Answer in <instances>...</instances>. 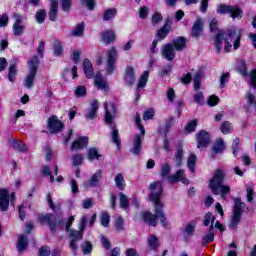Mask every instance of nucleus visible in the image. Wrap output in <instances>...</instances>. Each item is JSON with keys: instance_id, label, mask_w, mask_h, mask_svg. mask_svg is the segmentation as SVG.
I'll return each instance as SVG.
<instances>
[{"instance_id": "f257e3e1", "label": "nucleus", "mask_w": 256, "mask_h": 256, "mask_svg": "<svg viewBox=\"0 0 256 256\" xmlns=\"http://www.w3.org/2000/svg\"><path fill=\"white\" fill-rule=\"evenodd\" d=\"M149 199L154 203V212L153 214L149 211L142 213V219L144 223L150 225L151 227H157V219L160 220L163 227L167 225V216L163 212V207L165 204L161 201V195H163V181H156L150 185Z\"/></svg>"}, {"instance_id": "f03ea898", "label": "nucleus", "mask_w": 256, "mask_h": 256, "mask_svg": "<svg viewBox=\"0 0 256 256\" xmlns=\"http://www.w3.org/2000/svg\"><path fill=\"white\" fill-rule=\"evenodd\" d=\"M223 39L225 42L224 50L226 53H229V51H231V47H233L231 45V41H234V49L241 47V34H237V30H227L226 32L224 30H219L215 37L217 53L223 49Z\"/></svg>"}, {"instance_id": "7ed1b4c3", "label": "nucleus", "mask_w": 256, "mask_h": 256, "mask_svg": "<svg viewBox=\"0 0 256 256\" xmlns=\"http://www.w3.org/2000/svg\"><path fill=\"white\" fill-rule=\"evenodd\" d=\"M225 171L222 169H216L214 171L212 179L209 181L208 187L212 191L213 195H221L222 199H225L229 193H231V187L223 185L225 181Z\"/></svg>"}, {"instance_id": "20e7f679", "label": "nucleus", "mask_w": 256, "mask_h": 256, "mask_svg": "<svg viewBox=\"0 0 256 256\" xmlns=\"http://www.w3.org/2000/svg\"><path fill=\"white\" fill-rule=\"evenodd\" d=\"M104 109H105V122L107 125L110 126L112 133V141L117 145V147L121 146V139H119V130L115 128V124L113 122V119H115V113H117V108H115V104L110 103V105L105 102L104 103Z\"/></svg>"}, {"instance_id": "39448f33", "label": "nucleus", "mask_w": 256, "mask_h": 256, "mask_svg": "<svg viewBox=\"0 0 256 256\" xmlns=\"http://www.w3.org/2000/svg\"><path fill=\"white\" fill-rule=\"evenodd\" d=\"M28 65L29 73L26 76L24 85L27 89H31V87H33V83H35L37 69H39V58H37V56H32L31 59L28 60Z\"/></svg>"}, {"instance_id": "423d86ee", "label": "nucleus", "mask_w": 256, "mask_h": 256, "mask_svg": "<svg viewBox=\"0 0 256 256\" xmlns=\"http://www.w3.org/2000/svg\"><path fill=\"white\" fill-rule=\"evenodd\" d=\"M243 209H245V203L241 200V198H235L234 199V210H233V216L231 223L229 227L231 229L237 227L239 225V222L241 221V215L243 214Z\"/></svg>"}, {"instance_id": "0eeeda50", "label": "nucleus", "mask_w": 256, "mask_h": 256, "mask_svg": "<svg viewBox=\"0 0 256 256\" xmlns=\"http://www.w3.org/2000/svg\"><path fill=\"white\" fill-rule=\"evenodd\" d=\"M107 55V64H106V73L107 75H113L117 68L115 67V63H117V49L115 47H111L106 52Z\"/></svg>"}, {"instance_id": "6e6552de", "label": "nucleus", "mask_w": 256, "mask_h": 256, "mask_svg": "<svg viewBox=\"0 0 256 256\" xmlns=\"http://www.w3.org/2000/svg\"><path fill=\"white\" fill-rule=\"evenodd\" d=\"M217 13H219L220 15H225L229 13L232 19H237V17L243 14V11L237 6H227L221 4L217 8Z\"/></svg>"}, {"instance_id": "1a4fd4ad", "label": "nucleus", "mask_w": 256, "mask_h": 256, "mask_svg": "<svg viewBox=\"0 0 256 256\" xmlns=\"http://www.w3.org/2000/svg\"><path fill=\"white\" fill-rule=\"evenodd\" d=\"M38 221L41 225L49 226L51 233H55L57 231V218L53 214L40 215L38 217Z\"/></svg>"}, {"instance_id": "9d476101", "label": "nucleus", "mask_w": 256, "mask_h": 256, "mask_svg": "<svg viewBox=\"0 0 256 256\" xmlns=\"http://www.w3.org/2000/svg\"><path fill=\"white\" fill-rule=\"evenodd\" d=\"M15 22L13 23L12 29L15 37H21L25 33V24H23V18L21 15L14 14Z\"/></svg>"}, {"instance_id": "9b49d317", "label": "nucleus", "mask_w": 256, "mask_h": 256, "mask_svg": "<svg viewBox=\"0 0 256 256\" xmlns=\"http://www.w3.org/2000/svg\"><path fill=\"white\" fill-rule=\"evenodd\" d=\"M83 231L84 230H70L69 238L70 241V248L73 251L74 255L78 249L77 241L83 240Z\"/></svg>"}, {"instance_id": "f8f14e48", "label": "nucleus", "mask_w": 256, "mask_h": 256, "mask_svg": "<svg viewBox=\"0 0 256 256\" xmlns=\"http://www.w3.org/2000/svg\"><path fill=\"white\" fill-rule=\"evenodd\" d=\"M48 129L50 133H59L63 131V122L57 116H51L48 119Z\"/></svg>"}, {"instance_id": "ddd939ff", "label": "nucleus", "mask_w": 256, "mask_h": 256, "mask_svg": "<svg viewBox=\"0 0 256 256\" xmlns=\"http://www.w3.org/2000/svg\"><path fill=\"white\" fill-rule=\"evenodd\" d=\"M209 143H211V137L209 136V133H207V131H205V130H201L197 134L198 149H205V147H207V145H209Z\"/></svg>"}, {"instance_id": "4468645a", "label": "nucleus", "mask_w": 256, "mask_h": 256, "mask_svg": "<svg viewBox=\"0 0 256 256\" xmlns=\"http://www.w3.org/2000/svg\"><path fill=\"white\" fill-rule=\"evenodd\" d=\"M161 55L164 59H166V61H173L176 55L175 47L173 46V44L169 43L163 45L161 48Z\"/></svg>"}, {"instance_id": "2eb2a0df", "label": "nucleus", "mask_w": 256, "mask_h": 256, "mask_svg": "<svg viewBox=\"0 0 256 256\" xmlns=\"http://www.w3.org/2000/svg\"><path fill=\"white\" fill-rule=\"evenodd\" d=\"M169 183H177L180 181L184 185H189V180L185 176V171L183 169L178 170L175 174L168 176Z\"/></svg>"}, {"instance_id": "dca6fc26", "label": "nucleus", "mask_w": 256, "mask_h": 256, "mask_svg": "<svg viewBox=\"0 0 256 256\" xmlns=\"http://www.w3.org/2000/svg\"><path fill=\"white\" fill-rule=\"evenodd\" d=\"M144 137L145 136H142L141 133L134 135L133 146L130 150L133 155H140L141 154V149L143 147V138Z\"/></svg>"}, {"instance_id": "f3484780", "label": "nucleus", "mask_w": 256, "mask_h": 256, "mask_svg": "<svg viewBox=\"0 0 256 256\" xmlns=\"http://www.w3.org/2000/svg\"><path fill=\"white\" fill-rule=\"evenodd\" d=\"M94 84L97 89H101L102 91L109 90V84L107 83V80L103 78V74L100 72L96 73L94 77Z\"/></svg>"}, {"instance_id": "a211bd4d", "label": "nucleus", "mask_w": 256, "mask_h": 256, "mask_svg": "<svg viewBox=\"0 0 256 256\" xmlns=\"http://www.w3.org/2000/svg\"><path fill=\"white\" fill-rule=\"evenodd\" d=\"M89 144V138L87 136L79 137L71 145V151H81L85 149Z\"/></svg>"}, {"instance_id": "6ab92c4d", "label": "nucleus", "mask_w": 256, "mask_h": 256, "mask_svg": "<svg viewBox=\"0 0 256 256\" xmlns=\"http://www.w3.org/2000/svg\"><path fill=\"white\" fill-rule=\"evenodd\" d=\"M9 209V192L7 189H0V211H7Z\"/></svg>"}, {"instance_id": "aec40b11", "label": "nucleus", "mask_w": 256, "mask_h": 256, "mask_svg": "<svg viewBox=\"0 0 256 256\" xmlns=\"http://www.w3.org/2000/svg\"><path fill=\"white\" fill-rule=\"evenodd\" d=\"M147 81H149V71L146 70L143 72V74L140 76V79L137 84V91H136V99L139 101V89H143L147 86Z\"/></svg>"}, {"instance_id": "412c9836", "label": "nucleus", "mask_w": 256, "mask_h": 256, "mask_svg": "<svg viewBox=\"0 0 256 256\" xmlns=\"http://www.w3.org/2000/svg\"><path fill=\"white\" fill-rule=\"evenodd\" d=\"M50 3L49 19L50 21H57L59 15V3L57 0H50Z\"/></svg>"}, {"instance_id": "4be33fe9", "label": "nucleus", "mask_w": 256, "mask_h": 256, "mask_svg": "<svg viewBox=\"0 0 256 256\" xmlns=\"http://www.w3.org/2000/svg\"><path fill=\"white\" fill-rule=\"evenodd\" d=\"M125 81L129 87L135 83V68L127 66L125 69Z\"/></svg>"}, {"instance_id": "5701e85b", "label": "nucleus", "mask_w": 256, "mask_h": 256, "mask_svg": "<svg viewBox=\"0 0 256 256\" xmlns=\"http://www.w3.org/2000/svg\"><path fill=\"white\" fill-rule=\"evenodd\" d=\"M203 31V20L201 18L196 19L192 26V37L197 38L200 37Z\"/></svg>"}, {"instance_id": "b1692460", "label": "nucleus", "mask_w": 256, "mask_h": 256, "mask_svg": "<svg viewBox=\"0 0 256 256\" xmlns=\"http://www.w3.org/2000/svg\"><path fill=\"white\" fill-rule=\"evenodd\" d=\"M103 177V171L97 170L96 173L90 178L86 187H99V181Z\"/></svg>"}, {"instance_id": "393cba45", "label": "nucleus", "mask_w": 256, "mask_h": 256, "mask_svg": "<svg viewBox=\"0 0 256 256\" xmlns=\"http://www.w3.org/2000/svg\"><path fill=\"white\" fill-rule=\"evenodd\" d=\"M99 109V102L97 100H94L91 103V107L86 113V119H95L97 117V111Z\"/></svg>"}, {"instance_id": "a878e982", "label": "nucleus", "mask_w": 256, "mask_h": 256, "mask_svg": "<svg viewBox=\"0 0 256 256\" xmlns=\"http://www.w3.org/2000/svg\"><path fill=\"white\" fill-rule=\"evenodd\" d=\"M173 47L176 51H183L185 47H187V38L185 37H178L173 41Z\"/></svg>"}, {"instance_id": "bb28decb", "label": "nucleus", "mask_w": 256, "mask_h": 256, "mask_svg": "<svg viewBox=\"0 0 256 256\" xmlns=\"http://www.w3.org/2000/svg\"><path fill=\"white\" fill-rule=\"evenodd\" d=\"M29 245V241L27 240V237H25V235H20L18 237V242H17V249H18V253H23V251H25V249H27Z\"/></svg>"}, {"instance_id": "cd10ccee", "label": "nucleus", "mask_w": 256, "mask_h": 256, "mask_svg": "<svg viewBox=\"0 0 256 256\" xmlns=\"http://www.w3.org/2000/svg\"><path fill=\"white\" fill-rule=\"evenodd\" d=\"M83 69L87 79H92L94 70L93 65L91 64V61H89V59H85L83 61Z\"/></svg>"}, {"instance_id": "c85d7f7f", "label": "nucleus", "mask_w": 256, "mask_h": 256, "mask_svg": "<svg viewBox=\"0 0 256 256\" xmlns=\"http://www.w3.org/2000/svg\"><path fill=\"white\" fill-rule=\"evenodd\" d=\"M102 41L106 45H109V43H113L115 41V31L106 30L104 33H102Z\"/></svg>"}, {"instance_id": "c756f323", "label": "nucleus", "mask_w": 256, "mask_h": 256, "mask_svg": "<svg viewBox=\"0 0 256 256\" xmlns=\"http://www.w3.org/2000/svg\"><path fill=\"white\" fill-rule=\"evenodd\" d=\"M203 225L204 227H209L210 225L209 229H213V225H215V215H213L211 212L206 213L204 216Z\"/></svg>"}, {"instance_id": "7c9ffc66", "label": "nucleus", "mask_w": 256, "mask_h": 256, "mask_svg": "<svg viewBox=\"0 0 256 256\" xmlns=\"http://www.w3.org/2000/svg\"><path fill=\"white\" fill-rule=\"evenodd\" d=\"M87 159L89 161H95V159H97V160L101 159V154H99V149L89 148L88 154H87Z\"/></svg>"}, {"instance_id": "2f4dec72", "label": "nucleus", "mask_w": 256, "mask_h": 256, "mask_svg": "<svg viewBox=\"0 0 256 256\" xmlns=\"http://www.w3.org/2000/svg\"><path fill=\"white\" fill-rule=\"evenodd\" d=\"M115 185L119 188L120 191L125 190V178H123V174L118 173L115 177Z\"/></svg>"}, {"instance_id": "473e14b6", "label": "nucleus", "mask_w": 256, "mask_h": 256, "mask_svg": "<svg viewBox=\"0 0 256 256\" xmlns=\"http://www.w3.org/2000/svg\"><path fill=\"white\" fill-rule=\"evenodd\" d=\"M215 239V233H213V229H209V232L207 235H205L202 238V245L205 247V245H209V243H213V240Z\"/></svg>"}, {"instance_id": "72a5a7b5", "label": "nucleus", "mask_w": 256, "mask_h": 256, "mask_svg": "<svg viewBox=\"0 0 256 256\" xmlns=\"http://www.w3.org/2000/svg\"><path fill=\"white\" fill-rule=\"evenodd\" d=\"M212 151L217 153H223L225 151V143H223V140L219 139L216 141V143L212 147Z\"/></svg>"}, {"instance_id": "f704fd0d", "label": "nucleus", "mask_w": 256, "mask_h": 256, "mask_svg": "<svg viewBox=\"0 0 256 256\" xmlns=\"http://www.w3.org/2000/svg\"><path fill=\"white\" fill-rule=\"evenodd\" d=\"M236 69L239 71V73H241V75H243V77H247V64L245 61H238L236 64Z\"/></svg>"}, {"instance_id": "c9c22d12", "label": "nucleus", "mask_w": 256, "mask_h": 256, "mask_svg": "<svg viewBox=\"0 0 256 256\" xmlns=\"http://www.w3.org/2000/svg\"><path fill=\"white\" fill-rule=\"evenodd\" d=\"M110 221L111 216L109 215V212H102L100 216V225H102V227H109Z\"/></svg>"}, {"instance_id": "e433bc0d", "label": "nucleus", "mask_w": 256, "mask_h": 256, "mask_svg": "<svg viewBox=\"0 0 256 256\" xmlns=\"http://www.w3.org/2000/svg\"><path fill=\"white\" fill-rule=\"evenodd\" d=\"M174 157H175V161H176V167H181V163H183V148L182 147L177 148Z\"/></svg>"}, {"instance_id": "4c0bfd02", "label": "nucleus", "mask_w": 256, "mask_h": 256, "mask_svg": "<svg viewBox=\"0 0 256 256\" xmlns=\"http://www.w3.org/2000/svg\"><path fill=\"white\" fill-rule=\"evenodd\" d=\"M12 147L13 149H16V151H19L20 153H25V151H27V145L23 144V142H19L16 140H13Z\"/></svg>"}, {"instance_id": "58836bf2", "label": "nucleus", "mask_w": 256, "mask_h": 256, "mask_svg": "<svg viewBox=\"0 0 256 256\" xmlns=\"http://www.w3.org/2000/svg\"><path fill=\"white\" fill-rule=\"evenodd\" d=\"M15 77H17V65L12 64L9 67L8 79H9V81H11V83H14Z\"/></svg>"}, {"instance_id": "ea45409f", "label": "nucleus", "mask_w": 256, "mask_h": 256, "mask_svg": "<svg viewBox=\"0 0 256 256\" xmlns=\"http://www.w3.org/2000/svg\"><path fill=\"white\" fill-rule=\"evenodd\" d=\"M115 15H117V9H108L104 12L103 21H111L115 19Z\"/></svg>"}, {"instance_id": "a19ab883", "label": "nucleus", "mask_w": 256, "mask_h": 256, "mask_svg": "<svg viewBox=\"0 0 256 256\" xmlns=\"http://www.w3.org/2000/svg\"><path fill=\"white\" fill-rule=\"evenodd\" d=\"M85 31V24L81 23L76 26V28L71 32L73 37H81Z\"/></svg>"}, {"instance_id": "79ce46f5", "label": "nucleus", "mask_w": 256, "mask_h": 256, "mask_svg": "<svg viewBox=\"0 0 256 256\" xmlns=\"http://www.w3.org/2000/svg\"><path fill=\"white\" fill-rule=\"evenodd\" d=\"M54 55L56 57H60V55H63V44H61V41L55 40L54 42Z\"/></svg>"}, {"instance_id": "37998d69", "label": "nucleus", "mask_w": 256, "mask_h": 256, "mask_svg": "<svg viewBox=\"0 0 256 256\" xmlns=\"http://www.w3.org/2000/svg\"><path fill=\"white\" fill-rule=\"evenodd\" d=\"M197 163V156H195V154L190 155V157L188 158V168L190 169V171L192 173H195V165Z\"/></svg>"}, {"instance_id": "c03bdc74", "label": "nucleus", "mask_w": 256, "mask_h": 256, "mask_svg": "<svg viewBox=\"0 0 256 256\" xmlns=\"http://www.w3.org/2000/svg\"><path fill=\"white\" fill-rule=\"evenodd\" d=\"M195 225H197V221H191L187 224L185 233L188 235V237H191V235L195 233Z\"/></svg>"}, {"instance_id": "a18cd8bd", "label": "nucleus", "mask_w": 256, "mask_h": 256, "mask_svg": "<svg viewBox=\"0 0 256 256\" xmlns=\"http://www.w3.org/2000/svg\"><path fill=\"white\" fill-rule=\"evenodd\" d=\"M119 197H120L121 209H127V207H129V198L127 197V195H125L123 193H120Z\"/></svg>"}, {"instance_id": "49530a36", "label": "nucleus", "mask_w": 256, "mask_h": 256, "mask_svg": "<svg viewBox=\"0 0 256 256\" xmlns=\"http://www.w3.org/2000/svg\"><path fill=\"white\" fill-rule=\"evenodd\" d=\"M124 225H125V222L123 221V217L118 216L114 222V227L116 231H123Z\"/></svg>"}, {"instance_id": "de8ad7c7", "label": "nucleus", "mask_w": 256, "mask_h": 256, "mask_svg": "<svg viewBox=\"0 0 256 256\" xmlns=\"http://www.w3.org/2000/svg\"><path fill=\"white\" fill-rule=\"evenodd\" d=\"M135 123L138 129H140L142 137H145V127H143V124H141V116L138 113L135 116Z\"/></svg>"}, {"instance_id": "09e8293b", "label": "nucleus", "mask_w": 256, "mask_h": 256, "mask_svg": "<svg viewBox=\"0 0 256 256\" xmlns=\"http://www.w3.org/2000/svg\"><path fill=\"white\" fill-rule=\"evenodd\" d=\"M220 131L224 134V135H229V133H231V122L226 121L224 122L221 127H220Z\"/></svg>"}, {"instance_id": "8fccbe9b", "label": "nucleus", "mask_w": 256, "mask_h": 256, "mask_svg": "<svg viewBox=\"0 0 256 256\" xmlns=\"http://www.w3.org/2000/svg\"><path fill=\"white\" fill-rule=\"evenodd\" d=\"M148 247L152 250L157 249V247H159V240L155 236H150L148 239Z\"/></svg>"}, {"instance_id": "3c124183", "label": "nucleus", "mask_w": 256, "mask_h": 256, "mask_svg": "<svg viewBox=\"0 0 256 256\" xmlns=\"http://www.w3.org/2000/svg\"><path fill=\"white\" fill-rule=\"evenodd\" d=\"M46 17H47V12L45 10H39L36 13L37 23H39V24L43 23V21H45Z\"/></svg>"}, {"instance_id": "603ef678", "label": "nucleus", "mask_w": 256, "mask_h": 256, "mask_svg": "<svg viewBox=\"0 0 256 256\" xmlns=\"http://www.w3.org/2000/svg\"><path fill=\"white\" fill-rule=\"evenodd\" d=\"M72 163L75 167L79 166V165H83V155L81 154H75L72 157Z\"/></svg>"}, {"instance_id": "864d4df0", "label": "nucleus", "mask_w": 256, "mask_h": 256, "mask_svg": "<svg viewBox=\"0 0 256 256\" xmlns=\"http://www.w3.org/2000/svg\"><path fill=\"white\" fill-rule=\"evenodd\" d=\"M83 7H86L88 11L95 9V0H82Z\"/></svg>"}, {"instance_id": "5fc2aeb1", "label": "nucleus", "mask_w": 256, "mask_h": 256, "mask_svg": "<svg viewBox=\"0 0 256 256\" xmlns=\"http://www.w3.org/2000/svg\"><path fill=\"white\" fill-rule=\"evenodd\" d=\"M169 173H171V166L169 164H163L160 172L161 177H168Z\"/></svg>"}, {"instance_id": "6e6d98bb", "label": "nucleus", "mask_w": 256, "mask_h": 256, "mask_svg": "<svg viewBox=\"0 0 256 256\" xmlns=\"http://www.w3.org/2000/svg\"><path fill=\"white\" fill-rule=\"evenodd\" d=\"M228 82H229V73L222 74L220 77V89H225Z\"/></svg>"}, {"instance_id": "4d7b16f0", "label": "nucleus", "mask_w": 256, "mask_h": 256, "mask_svg": "<svg viewBox=\"0 0 256 256\" xmlns=\"http://www.w3.org/2000/svg\"><path fill=\"white\" fill-rule=\"evenodd\" d=\"M62 11H71V5H73L72 0H61Z\"/></svg>"}, {"instance_id": "13d9d810", "label": "nucleus", "mask_w": 256, "mask_h": 256, "mask_svg": "<svg viewBox=\"0 0 256 256\" xmlns=\"http://www.w3.org/2000/svg\"><path fill=\"white\" fill-rule=\"evenodd\" d=\"M197 129V120H192L186 126L187 133H193Z\"/></svg>"}, {"instance_id": "bf43d9fd", "label": "nucleus", "mask_w": 256, "mask_h": 256, "mask_svg": "<svg viewBox=\"0 0 256 256\" xmlns=\"http://www.w3.org/2000/svg\"><path fill=\"white\" fill-rule=\"evenodd\" d=\"M194 101L195 103H198V105H203L205 102V97L203 96V92H198L194 95Z\"/></svg>"}, {"instance_id": "052dcab7", "label": "nucleus", "mask_w": 256, "mask_h": 256, "mask_svg": "<svg viewBox=\"0 0 256 256\" xmlns=\"http://www.w3.org/2000/svg\"><path fill=\"white\" fill-rule=\"evenodd\" d=\"M82 251L84 255H89V253L93 251V245L91 244V242L84 243V245H82Z\"/></svg>"}, {"instance_id": "680f3d73", "label": "nucleus", "mask_w": 256, "mask_h": 256, "mask_svg": "<svg viewBox=\"0 0 256 256\" xmlns=\"http://www.w3.org/2000/svg\"><path fill=\"white\" fill-rule=\"evenodd\" d=\"M239 145H241V141L239 140V138L234 139L233 143H232V149H233V155L234 157H237V152L239 151Z\"/></svg>"}, {"instance_id": "e2e57ef3", "label": "nucleus", "mask_w": 256, "mask_h": 256, "mask_svg": "<svg viewBox=\"0 0 256 256\" xmlns=\"http://www.w3.org/2000/svg\"><path fill=\"white\" fill-rule=\"evenodd\" d=\"M154 115H155V110H153V108H150L144 112L143 119L144 121H149V119H153Z\"/></svg>"}, {"instance_id": "0e129e2a", "label": "nucleus", "mask_w": 256, "mask_h": 256, "mask_svg": "<svg viewBox=\"0 0 256 256\" xmlns=\"http://www.w3.org/2000/svg\"><path fill=\"white\" fill-rule=\"evenodd\" d=\"M169 34V30L167 29V26H164L162 29L158 30L157 36L159 39H165L167 35Z\"/></svg>"}, {"instance_id": "69168bd1", "label": "nucleus", "mask_w": 256, "mask_h": 256, "mask_svg": "<svg viewBox=\"0 0 256 256\" xmlns=\"http://www.w3.org/2000/svg\"><path fill=\"white\" fill-rule=\"evenodd\" d=\"M51 255V249L49 248V246H42L39 249V256H49Z\"/></svg>"}, {"instance_id": "338daca9", "label": "nucleus", "mask_w": 256, "mask_h": 256, "mask_svg": "<svg viewBox=\"0 0 256 256\" xmlns=\"http://www.w3.org/2000/svg\"><path fill=\"white\" fill-rule=\"evenodd\" d=\"M166 96L168 101H170V103H173L175 99V90L173 88H168L166 91Z\"/></svg>"}, {"instance_id": "774afa93", "label": "nucleus", "mask_w": 256, "mask_h": 256, "mask_svg": "<svg viewBox=\"0 0 256 256\" xmlns=\"http://www.w3.org/2000/svg\"><path fill=\"white\" fill-rule=\"evenodd\" d=\"M250 85L256 89V70L250 73Z\"/></svg>"}]
</instances>
